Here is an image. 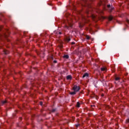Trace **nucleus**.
Segmentation results:
<instances>
[{
	"mask_svg": "<svg viewBox=\"0 0 129 129\" xmlns=\"http://www.w3.org/2000/svg\"><path fill=\"white\" fill-rule=\"evenodd\" d=\"M73 89L74 91L76 92H78L79 90H80V88L78 86H75L73 88Z\"/></svg>",
	"mask_w": 129,
	"mask_h": 129,
	"instance_id": "obj_1",
	"label": "nucleus"
},
{
	"mask_svg": "<svg viewBox=\"0 0 129 129\" xmlns=\"http://www.w3.org/2000/svg\"><path fill=\"white\" fill-rule=\"evenodd\" d=\"M67 79L68 80H71L72 79V76L71 75H69L67 77Z\"/></svg>",
	"mask_w": 129,
	"mask_h": 129,
	"instance_id": "obj_2",
	"label": "nucleus"
},
{
	"mask_svg": "<svg viewBox=\"0 0 129 129\" xmlns=\"http://www.w3.org/2000/svg\"><path fill=\"white\" fill-rule=\"evenodd\" d=\"M88 76H89L88 73H85V74L83 75V78H85V77H88Z\"/></svg>",
	"mask_w": 129,
	"mask_h": 129,
	"instance_id": "obj_3",
	"label": "nucleus"
},
{
	"mask_svg": "<svg viewBox=\"0 0 129 129\" xmlns=\"http://www.w3.org/2000/svg\"><path fill=\"white\" fill-rule=\"evenodd\" d=\"M112 19H113V17L111 16H110L109 17H108V20L109 21H112Z\"/></svg>",
	"mask_w": 129,
	"mask_h": 129,
	"instance_id": "obj_4",
	"label": "nucleus"
},
{
	"mask_svg": "<svg viewBox=\"0 0 129 129\" xmlns=\"http://www.w3.org/2000/svg\"><path fill=\"white\" fill-rule=\"evenodd\" d=\"M70 94H71V95H74L76 94V92L75 91H74V92H71L70 93Z\"/></svg>",
	"mask_w": 129,
	"mask_h": 129,
	"instance_id": "obj_5",
	"label": "nucleus"
},
{
	"mask_svg": "<svg viewBox=\"0 0 129 129\" xmlns=\"http://www.w3.org/2000/svg\"><path fill=\"white\" fill-rule=\"evenodd\" d=\"M101 71H105L106 70V68H101Z\"/></svg>",
	"mask_w": 129,
	"mask_h": 129,
	"instance_id": "obj_6",
	"label": "nucleus"
},
{
	"mask_svg": "<svg viewBox=\"0 0 129 129\" xmlns=\"http://www.w3.org/2000/svg\"><path fill=\"white\" fill-rule=\"evenodd\" d=\"M77 107H80V103H79V102H77Z\"/></svg>",
	"mask_w": 129,
	"mask_h": 129,
	"instance_id": "obj_7",
	"label": "nucleus"
},
{
	"mask_svg": "<svg viewBox=\"0 0 129 129\" xmlns=\"http://www.w3.org/2000/svg\"><path fill=\"white\" fill-rule=\"evenodd\" d=\"M63 57L64 58H66V59H68L69 58V56L68 55H65Z\"/></svg>",
	"mask_w": 129,
	"mask_h": 129,
	"instance_id": "obj_8",
	"label": "nucleus"
},
{
	"mask_svg": "<svg viewBox=\"0 0 129 129\" xmlns=\"http://www.w3.org/2000/svg\"><path fill=\"white\" fill-rule=\"evenodd\" d=\"M86 39H87V40H89V39H90V37H89V36H88V35H87V36H86Z\"/></svg>",
	"mask_w": 129,
	"mask_h": 129,
	"instance_id": "obj_9",
	"label": "nucleus"
},
{
	"mask_svg": "<svg viewBox=\"0 0 129 129\" xmlns=\"http://www.w3.org/2000/svg\"><path fill=\"white\" fill-rule=\"evenodd\" d=\"M2 103H3V104H5V103H7V101H2Z\"/></svg>",
	"mask_w": 129,
	"mask_h": 129,
	"instance_id": "obj_10",
	"label": "nucleus"
},
{
	"mask_svg": "<svg viewBox=\"0 0 129 129\" xmlns=\"http://www.w3.org/2000/svg\"><path fill=\"white\" fill-rule=\"evenodd\" d=\"M70 38H67V41H68V42H69L70 41Z\"/></svg>",
	"mask_w": 129,
	"mask_h": 129,
	"instance_id": "obj_11",
	"label": "nucleus"
},
{
	"mask_svg": "<svg viewBox=\"0 0 129 129\" xmlns=\"http://www.w3.org/2000/svg\"><path fill=\"white\" fill-rule=\"evenodd\" d=\"M115 80H119V77L115 78Z\"/></svg>",
	"mask_w": 129,
	"mask_h": 129,
	"instance_id": "obj_12",
	"label": "nucleus"
},
{
	"mask_svg": "<svg viewBox=\"0 0 129 129\" xmlns=\"http://www.w3.org/2000/svg\"><path fill=\"white\" fill-rule=\"evenodd\" d=\"M126 22L127 23V24H129V20L128 19H126Z\"/></svg>",
	"mask_w": 129,
	"mask_h": 129,
	"instance_id": "obj_13",
	"label": "nucleus"
},
{
	"mask_svg": "<svg viewBox=\"0 0 129 129\" xmlns=\"http://www.w3.org/2000/svg\"><path fill=\"white\" fill-rule=\"evenodd\" d=\"M40 105H43V102H40Z\"/></svg>",
	"mask_w": 129,
	"mask_h": 129,
	"instance_id": "obj_14",
	"label": "nucleus"
},
{
	"mask_svg": "<svg viewBox=\"0 0 129 129\" xmlns=\"http://www.w3.org/2000/svg\"><path fill=\"white\" fill-rule=\"evenodd\" d=\"M126 122H129V118L126 119Z\"/></svg>",
	"mask_w": 129,
	"mask_h": 129,
	"instance_id": "obj_15",
	"label": "nucleus"
},
{
	"mask_svg": "<svg viewBox=\"0 0 129 129\" xmlns=\"http://www.w3.org/2000/svg\"><path fill=\"white\" fill-rule=\"evenodd\" d=\"M107 8H110V5H107Z\"/></svg>",
	"mask_w": 129,
	"mask_h": 129,
	"instance_id": "obj_16",
	"label": "nucleus"
},
{
	"mask_svg": "<svg viewBox=\"0 0 129 129\" xmlns=\"http://www.w3.org/2000/svg\"><path fill=\"white\" fill-rule=\"evenodd\" d=\"M76 125L77 127H78V126H79V124H77Z\"/></svg>",
	"mask_w": 129,
	"mask_h": 129,
	"instance_id": "obj_17",
	"label": "nucleus"
},
{
	"mask_svg": "<svg viewBox=\"0 0 129 129\" xmlns=\"http://www.w3.org/2000/svg\"><path fill=\"white\" fill-rule=\"evenodd\" d=\"M72 44L74 45V44H75V42H72Z\"/></svg>",
	"mask_w": 129,
	"mask_h": 129,
	"instance_id": "obj_18",
	"label": "nucleus"
},
{
	"mask_svg": "<svg viewBox=\"0 0 129 129\" xmlns=\"http://www.w3.org/2000/svg\"><path fill=\"white\" fill-rule=\"evenodd\" d=\"M54 63H57V61L54 60Z\"/></svg>",
	"mask_w": 129,
	"mask_h": 129,
	"instance_id": "obj_19",
	"label": "nucleus"
},
{
	"mask_svg": "<svg viewBox=\"0 0 129 129\" xmlns=\"http://www.w3.org/2000/svg\"><path fill=\"white\" fill-rule=\"evenodd\" d=\"M91 106L92 107H94V106H95V105H91Z\"/></svg>",
	"mask_w": 129,
	"mask_h": 129,
	"instance_id": "obj_20",
	"label": "nucleus"
},
{
	"mask_svg": "<svg viewBox=\"0 0 129 129\" xmlns=\"http://www.w3.org/2000/svg\"><path fill=\"white\" fill-rule=\"evenodd\" d=\"M59 34L60 35H61V32H59Z\"/></svg>",
	"mask_w": 129,
	"mask_h": 129,
	"instance_id": "obj_21",
	"label": "nucleus"
}]
</instances>
